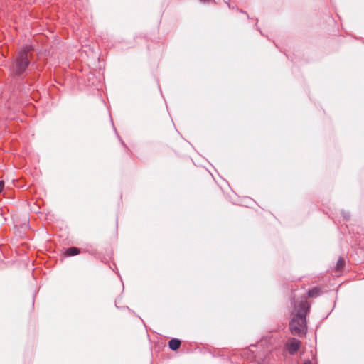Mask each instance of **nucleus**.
I'll return each instance as SVG.
<instances>
[{"mask_svg":"<svg viewBox=\"0 0 364 364\" xmlns=\"http://www.w3.org/2000/svg\"><path fill=\"white\" fill-rule=\"evenodd\" d=\"M294 303L293 318L289 326L293 335L301 337L305 335L307 331L306 316L309 311L310 305L305 296L301 297L299 301L294 298Z\"/></svg>","mask_w":364,"mask_h":364,"instance_id":"f257e3e1","label":"nucleus"},{"mask_svg":"<svg viewBox=\"0 0 364 364\" xmlns=\"http://www.w3.org/2000/svg\"><path fill=\"white\" fill-rule=\"evenodd\" d=\"M28 65V54L26 51L20 52L12 65L13 70L17 73L20 74L23 72Z\"/></svg>","mask_w":364,"mask_h":364,"instance_id":"f03ea898","label":"nucleus"},{"mask_svg":"<svg viewBox=\"0 0 364 364\" xmlns=\"http://www.w3.org/2000/svg\"><path fill=\"white\" fill-rule=\"evenodd\" d=\"M300 345L301 342L299 340L292 338L286 343V348L291 355H294L299 350Z\"/></svg>","mask_w":364,"mask_h":364,"instance_id":"7ed1b4c3","label":"nucleus"},{"mask_svg":"<svg viewBox=\"0 0 364 364\" xmlns=\"http://www.w3.org/2000/svg\"><path fill=\"white\" fill-rule=\"evenodd\" d=\"M181 342L178 338H172L168 342V346L172 350H178L181 346Z\"/></svg>","mask_w":364,"mask_h":364,"instance_id":"20e7f679","label":"nucleus"},{"mask_svg":"<svg viewBox=\"0 0 364 364\" xmlns=\"http://www.w3.org/2000/svg\"><path fill=\"white\" fill-rule=\"evenodd\" d=\"M345 264V259L343 258L340 257L336 263L337 271H341L344 268Z\"/></svg>","mask_w":364,"mask_h":364,"instance_id":"39448f33","label":"nucleus"},{"mask_svg":"<svg viewBox=\"0 0 364 364\" xmlns=\"http://www.w3.org/2000/svg\"><path fill=\"white\" fill-rule=\"evenodd\" d=\"M319 292L320 289L315 287L308 291V295L310 297H315L319 295Z\"/></svg>","mask_w":364,"mask_h":364,"instance_id":"423d86ee","label":"nucleus"},{"mask_svg":"<svg viewBox=\"0 0 364 364\" xmlns=\"http://www.w3.org/2000/svg\"><path fill=\"white\" fill-rule=\"evenodd\" d=\"M80 252H64V257H68L75 256Z\"/></svg>","mask_w":364,"mask_h":364,"instance_id":"0eeeda50","label":"nucleus"},{"mask_svg":"<svg viewBox=\"0 0 364 364\" xmlns=\"http://www.w3.org/2000/svg\"><path fill=\"white\" fill-rule=\"evenodd\" d=\"M4 187V181H0V193H1V191H3Z\"/></svg>","mask_w":364,"mask_h":364,"instance_id":"6e6552de","label":"nucleus"},{"mask_svg":"<svg viewBox=\"0 0 364 364\" xmlns=\"http://www.w3.org/2000/svg\"><path fill=\"white\" fill-rule=\"evenodd\" d=\"M304 364H312V363H311V360H306V361L304 362Z\"/></svg>","mask_w":364,"mask_h":364,"instance_id":"1a4fd4ad","label":"nucleus"},{"mask_svg":"<svg viewBox=\"0 0 364 364\" xmlns=\"http://www.w3.org/2000/svg\"><path fill=\"white\" fill-rule=\"evenodd\" d=\"M68 250L74 251V250H77V249H75V248H71V249H69Z\"/></svg>","mask_w":364,"mask_h":364,"instance_id":"9d476101","label":"nucleus"}]
</instances>
